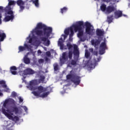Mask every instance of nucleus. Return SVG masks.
Returning <instances> with one entry per match:
<instances>
[{
  "instance_id": "obj_1",
  "label": "nucleus",
  "mask_w": 130,
  "mask_h": 130,
  "mask_svg": "<svg viewBox=\"0 0 130 130\" xmlns=\"http://www.w3.org/2000/svg\"><path fill=\"white\" fill-rule=\"evenodd\" d=\"M35 32L37 36H45L40 38L45 46L50 45V41L48 40V38L50 36V34L52 33V28L48 27L45 24L40 22L37 24V27L35 29Z\"/></svg>"
},
{
  "instance_id": "obj_2",
  "label": "nucleus",
  "mask_w": 130,
  "mask_h": 130,
  "mask_svg": "<svg viewBox=\"0 0 130 130\" xmlns=\"http://www.w3.org/2000/svg\"><path fill=\"white\" fill-rule=\"evenodd\" d=\"M67 47H68L69 52H64L62 54V57L60 58V61L62 64H64V63L67 62L69 59H72L73 58V54L75 56L79 57L80 56V51L78 49V46L77 45H74V47L71 43H68L67 44ZM74 47V50L73 52V48Z\"/></svg>"
},
{
  "instance_id": "obj_3",
  "label": "nucleus",
  "mask_w": 130,
  "mask_h": 130,
  "mask_svg": "<svg viewBox=\"0 0 130 130\" xmlns=\"http://www.w3.org/2000/svg\"><path fill=\"white\" fill-rule=\"evenodd\" d=\"M5 12L7 14V15H6L4 18V21L5 22H10V21H13L14 19H15V16L14 15V12L12 11V8L11 6H7L5 8Z\"/></svg>"
},
{
  "instance_id": "obj_4",
  "label": "nucleus",
  "mask_w": 130,
  "mask_h": 130,
  "mask_svg": "<svg viewBox=\"0 0 130 130\" xmlns=\"http://www.w3.org/2000/svg\"><path fill=\"white\" fill-rule=\"evenodd\" d=\"M2 111L3 114H4L5 116H7V117L9 119H11V120H13V121H19L20 119L19 118V117L17 116L13 117V115H14V113L11 112V111H10L9 110H6L4 108H2Z\"/></svg>"
},
{
  "instance_id": "obj_5",
  "label": "nucleus",
  "mask_w": 130,
  "mask_h": 130,
  "mask_svg": "<svg viewBox=\"0 0 130 130\" xmlns=\"http://www.w3.org/2000/svg\"><path fill=\"white\" fill-rule=\"evenodd\" d=\"M67 80H71L75 85H80L81 77L76 74H68L67 75Z\"/></svg>"
},
{
  "instance_id": "obj_6",
  "label": "nucleus",
  "mask_w": 130,
  "mask_h": 130,
  "mask_svg": "<svg viewBox=\"0 0 130 130\" xmlns=\"http://www.w3.org/2000/svg\"><path fill=\"white\" fill-rule=\"evenodd\" d=\"M31 90H38V92L32 91V93L34 95V96H40V94L41 93H44V92H46V91H47V88L40 85L39 86H38L37 87L31 88Z\"/></svg>"
},
{
  "instance_id": "obj_7",
  "label": "nucleus",
  "mask_w": 130,
  "mask_h": 130,
  "mask_svg": "<svg viewBox=\"0 0 130 130\" xmlns=\"http://www.w3.org/2000/svg\"><path fill=\"white\" fill-rule=\"evenodd\" d=\"M86 27L85 28V32L86 34H88V35H91L92 33H93V25H91V23L90 22L87 21L85 22V25Z\"/></svg>"
},
{
  "instance_id": "obj_8",
  "label": "nucleus",
  "mask_w": 130,
  "mask_h": 130,
  "mask_svg": "<svg viewBox=\"0 0 130 130\" xmlns=\"http://www.w3.org/2000/svg\"><path fill=\"white\" fill-rule=\"evenodd\" d=\"M82 26H84V22L80 21L76 24L72 25L71 27L74 29L75 32H78V31L82 30Z\"/></svg>"
},
{
  "instance_id": "obj_9",
  "label": "nucleus",
  "mask_w": 130,
  "mask_h": 130,
  "mask_svg": "<svg viewBox=\"0 0 130 130\" xmlns=\"http://www.w3.org/2000/svg\"><path fill=\"white\" fill-rule=\"evenodd\" d=\"M107 49V46L106 45V41H104L103 42H102L100 46V50L99 53L101 55L104 54L105 53V50Z\"/></svg>"
},
{
  "instance_id": "obj_10",
  "label": "nucleus",
  "mask_w": 130,
  "mask_h": 130,
  "mask_svg": "<svg viewBox=\"0 0 130 130\" xmlns=\"http://www.w3.org/2000/svg\"><path fill=\"white\" fill-rule=\"evenodd\" d=\"M16 4L20 7L19 12H23V10L25 9V2L22 0H18Z\"/></svg>"
},
{
  "instance_id": "obj_11",
  "label": "nucleus",
  "mask_w": 130,
  "mask_h": 130,
  "mask_svg": "<svg viewBox=\"0 0 130 130\" xmlns=\"http://www.w3.org/2000/svg\"><path fill=\"white\" fill-rule=\"evenodd\" d=\"M35 71L31 68H27L23 71V74L24 76H28V75H34Z\"/></svg>"
},
{
  "instance_id": "obj_12",
  "label": "nucleus",
  "mask_w": 130,
  "mask_h": 130,
  "mask_svg": "<svg viewBox=\"0 0 130 130\" xmlns=\"http://www.w3.org/2000/svg\"><path fill=\"white\" fill-rule=\"evenodd\" d=\"M91 44L95 47V48H97V46H99V45L100 43H101V41L100 40H94L92 39L91 41Z\"/></svg>"
},
{
  "instance_id": "obj_13",
  "label": "nucleus",
  "mask_w": 130,
  "mask_h": 130,
  "mask_svg": "<svg viewBox=\"0 0 130 130\" xmlns=\"http://www.w3.org/2000/svg\"><path fill=\"white\" fill-rule=\"evenodd\" d=\"M115 11V8L113 6H109L107 7V9L106 10V14L107 15H109V14H111L112 12H114Z\"/></svg>"
},
{
  "instance_id": "obj_14",
  "label": "nucleus",
  "mask_w": 130,
  "mask_h": 130,
  "mask_svg": "<svg viewBox=\"0 0 130 130\" xmlns=\"http://www.w3.org/2000/svg\"><path fill=\"white\" fill-rule=\"evenodd\" d=\"M121 17H122V11L118 10V11H116L114 12L115 19H118Z\"/></svg>"
},
{
  "instance_id": "obj_15",
  "label": "nucleus",
  "mask_w": 130,
  "mask_h": 130,
  "mask_svg": "<svg viewBox=\"0 0 130 130\" xmlns=\"http://www.w3.org/2000/svg\"><path fill=\"white\" fill-rule=\"evenodd\" d=\"M10 112H14L15 114H18L19 113V108L17 107V106L12 107L9 110Z\"/></svg>"
},
{
  "instance_id": "obj_16",
  "label": "nucleus",
  "mask_w": 130,
  "mask_h": 130,
  "mask_svg": "<svg viewBox=\"0 0 130 130\" xmlns=\"http://www.w3.org/2000/svg\"><path fill=\"white\" fill-rule=\"evenodd\" d=\"M24 47L20 46L19 47V51L18 52H21L22 51H24V50H26V48L27 49H29V45H28L27 44H25L24 45Z\"/></svg>"
},
{
  "instance_id": "obj_17",
  "label": "nucleus",
  "mask_w": 130,
  "mask_h": 130,
  "mask_svg": "<svg viewBox=\"0 0 130 130\" xmlns=\"http://www.w3.org/2000/svg\"><path fill=\"white\" fill-rule=\"evenodd\" d=\"M29 52L27 53L26 55H25L24 57L23 58L24 62L26 64H29V63H30V59L28 58V55L29 54Z\"/></svg>"
},
{
  "instance_id": "obj_18",
  "label": "nucleus",
  "mask_w": 130,
  "mask_h": 130,
  "mask_svg": "<svg viewBox=\"0 0 130 130\" xmlns=\"http://www.w3.org/2000/svg\"><path fill=\"white\" fill-rule=\"evenodd\" d=\"M17 67L12 66L10 68V72L12 75H17Z\"/></svg>"
},
{
  "instance_id": "obj_19",
  "label": "nucleus",
  "mask_w": 130,
  "mask_h": 130,
  "mask_svg": "<svg viewBox=\"0 0 130 130\" xmlns=\"http://www.w3.org/2000/svg\"><path fill=\"white\" fill-rule=\"evenodd\" d=\"M58 45L60 46V49L61 50L67 49V46H64L62 42L58 41Z\"/></svg>"
},
{
  "instance_id": "obj_20",
  "label": "nucleus",
  "mask_w": 130,
  "mask_h": 130,
  "mask_svg": "<svg viewBox=\"0 0 130 130\" xmlns=\"http://www.w3.org/2000/svg\"><path fill=\"white\" fill-rule=\"evenodd\" d=\"M97 36H103L104 35V31L98 29L96 31Z\"/></svg>"
},
{
  "instance_id": "obj_21",
  "label": "nucleus",
  "mask_w": 130,
  "mask_h": 130,
  "mask_svg": "<svg viewBox=\"0 0 130 130\" xmlns=\"http://www.w3.org/2000/svg\"><path fill=\"white\" fill-rule=\"evenodd\" d=\"M49 95V91L44 92L42 94H40L39 97H40L41 98H45L47 97Z\"/></svg>"
},
{
  "instance_id": "obj_22",
  "label": "nucleus",
  "mask_w": 130,
  "mask_h": 130,
  "mask_svg": "<svg viewBox=\"0 0 130 130\" xmlns=\"http://www.w3.org/2000/svg\"><path fill=\"white\" fill-rule=\"evenodd\" d=\"M7 37V36H6V34L5 33H0V42L4 41L5 40V38ZM1 49V48H0Z\"/></svg>"
},
{
  "instance_id": "obj_23",
  "label": "nucleus",
  "mask_w": 130,
  "mask_h": 130,
  "mask_svg": "<svg viewBox=\"0 0 130 130\" xmlns=\"http://www.w3.org/2000/svg\"><path fill=\"white\" fill-rule=\"evenodd\" d=\"M100 9L102 12H106V9H107V7H106V5L104 4H102L100 7Z\"/></svg>"
},
{
  "instance_id": "obj_24",
  "label": "nucleus",
  "mask_w": 130,
  "mask_h": 130,
  "mask_svg": "<svg viewBox=\"0 0 130 130\" xmlns=\"http://www.w3.org/2000/svg\"><path fill=\"white\" fill-rule=\"evenodd\" d=\"M36 83H37V81H36V80H32L31 81H30L29 87H30V88H31V90H32V88H34V87H33V86H34V85H35L36 84Z\"/></svg>"
},
{
  "instance_id": "obj_25",
  "label": "nucleus",
  "mask_w": 130,
  "mask_h": 130,
  "mask_svg": "<svg viewBox=\"0 0 130 130\" xmlns=\"http://www.w3.org/2000/svg\"><path fill=\"white\" fill-rule=\"evenodd\" d=\"M107 21L109 24H110V23H112V21H113V15H110L109 16H108Z\"/></svg>"
},
{
  "instance_id": "obj_26",
  "label": "nucleus",
  "mask_w": 130,
  "mask_h": 130,
  "mask_svg": "<svg viewBox=\"0 0 130 130\" xmlns=\"http://www.w3.org/2000/svg\"><path fill=\"white\" fill-rule=\"evenodd\" d=\"M83 35H84V31L82 29L78 30V34H77L78 37H79V38H81Z\"/></svg>"
},
{
  "instance_id": "obj_27",
  "label": "nucleus",
  "mask_w": 130,
  "mask_h": 130,
  "mask_svg": "<svg viewBox=\"0 0 130 130\" xmlns=\"http://www.w3.org/2000/svg\"><path fill=\"white\" fill-rule=\"evenodd\" d=\"M9 100H6L3 104V107L4 108H8V105H9Z\"/></svg>"
},
{
  "instance_id": "obj_28",
  "label": "nucleus",
  "mask_w": 130,
  "mask_h": 130,
  "mask_svg": "<svg viewBox=\"0 0 130 130\" xmlns=\"http://www.w3.org/2000/svg\"><path fill=\"white\" fill-rule=\"evenodd\" d=\"M53 67L55 71H58V70H59V66H58V64H57V63H54Z\"/></svg>"
},
{
  "instance_id": "obj_29",
  "label": "nucleus",
  "mask_w": 130,
  "mask_h": 130,
  "mask_svg": "<svg viewBox=\"0 0 130 130\" xmlns=\"http://www.w3.org/2000/svg\"><path fill=\"white\" fill-rule=\"evenodd\" d=\"M44 80H45V77L44 76H41L40 77V79L39 80V84H40V83H43L44 82Z\"/></svg>"
},
{
  "instance_id": "obj_30",
  "label": "nucleus",
  "mask_w": 130,
  "mask_h": 130,
  "mask_svg": "<svg viewBox=\"0 0 130 130\" xmlns=\"http://www.w3.org/2000/svg\"><path fill=\"white\" fill-rule=\"evenodd\" d=\"M68 11V8L64 7L63 8L60 9V13H61V14H63V13H67Z\"/></svg>"
},
{
  "instance_id": "obj_31",
  "label": "nucleus",
  "mask_w": 130,
  "mask_h": 130,
  "mask_svg": "<svg viewBox=\"0 0 130 130\" xmlns=\"http://www.w3.org/2000/svg\"><path fill=\"white\" fill-rule=\"evenodd\" d=\"M0 85H2L3 88H6L7 85L6 84V81L4 80H0Z\"/></svg>"
},
{
  "instance_id": "obj_32",
  "label": "nucleus",
  "mask_w": 130,
  "mask_h": 130,
  "mask_svg": "<svg viewBox=\"0 0 130 130\" xmlns=\"http://www.w3.org/2000/svg\"><path fill=\"white\" fill-rule=\"evenodd\" d=\"M71 64V66H76L77 60H74V59L71 60V63H69V66H70Z\"/></svg>"
},
{
  "instance_id": "obj_33",
  "label": "nucleus",
  "mask_w": 130,
  "mask_h": 130,
  "mask_svg": "<svg viewBox=\"0 0 130 130\" xmlns=\"http://www.w3.org/2000/svg\"><path fill=\"white\" fill-rule=\"evenodd\" d=\"M70 32L71 33L69 35V36H70V38L71 37H73V36H74V28L73 27H70Z\"/></svg>"
},
{
  "instance_id": "obj_34",
  "label": "nucleus",
  "mask_w": 130,
  "mask_h": 130,
  "mask_svg": "<svg viewBox=\"0 0 130 130\" xmlns=\"http://www.w3.org/2000/svg\"><path fill=\"white\" fill-rule=\"evenodd\" d=\"M85 56L86 58H89L90 56V52H89V51H88V50H85Z\"/></svg>"
},
{
  "instance_id": "obj_35",
  "label": "nucleus",
  "mask_w": 130,
  "mask_h": 130,
  "mask_svg": "<svg viewBox=\"0 0 130 130\" xmlns=\"http://www.w3.org/2000/svg\"><path fill=\"white\" fill-rule=\"evenodd\" d=\"M70 31H71V27L70 28H67L64 30V33L66 35H70Z\"/></svg>"
},
{
  "instance_id": "obj_36",
  "label": "nucleus",
  "mask_w": 130,
  "mask_h": 130,
  "mask_svg": "<svg viewBox=\"0 0 130 130\" xmlns=\"http://www.w3.org/2000/svg\"><path fill=\"white\" fill-rule=\"evenodd\" d=\"M34 3L35 4V5L37 7V8H38V7H39V0H35V1H34Z\"/></svg>"
},
{
  "instance_id": "obj_37",
  "label": "nucleus",
  "mask_w": 130,
  "mask_h": 130,
  "mask_svg": "<svg viewBox=\"0 0 130 130\" xmlns=\"http://www.w3.org/2000/svg\"><path fill=\"white\" fill-rule=\"evenodd\" d=\"M14 5H15V1H11L9 2L8 7H10V6H14Z\"/></svg>"
},
{
  "instance_id": "obj_38",
  "label": "nucleus",
  "mask_w": 130,
  "mask_h": 130,
  "mask_svg": "<svg viewBox=\"0 0 130 130\" xmlns=\"http://www.w3.org/2000/svg\"><path fill=\"white\" fill-rule=\"evenodd\" d=\"M5 88V92H8V93H10V88L8 87V86L6 85V87H3Z\"/></svg>"
},
{
  "instance_id": "obj_39",
  "label": "nucleus",
  "mask_w": 130,
  "mask_h": 130,
  "mask_svg": "<svg viewBox=\"0 0 130 130\" xmlns=\"http://www.w3.org/2000/svg\"><path fill=\"white\" fill-rule=\"evenodd\" d=\"M12 97H16L17 96V93L15 91H13L11 94Z\"/></svg>"
},
{
  "instance_id": "obj_40",
  "label": "nucleus",
  "mask_w": 130,
  "mask_h": 130,
  "mask_svg": "<svg viewBox=\"0 0 130 130\" xmlns=\"http://www.w3.org/2000/svg\"><path fill=\"white\" fill-rule=\"evenodd\" d=\"M46 54L47 56H50L51 55V54L50 53V52L47 51L46 52Z\"/></svg>"
},
{
  "instance_id": "obj_41",
  "label": "nucleus",
  "mask_w": 130,
  "mask_h": 130,
  "mask_svg": "<svg viewBox=\"0 0 130 130\" xmlns=\"http://www.w3.org/2000/svg\"><path fill=\"white\" fill-rule=\"evenodd\" d=\"M44 62V60L43 59H40L39 60V63H42Z\"/></svg>"
},
{
  "instance_id": "obj_42",
  "label": "nucleus",
  "mask_w": 130,
  "mask_h": 130,
  "mask_svg": "<svg viewBox=\"0 0 130 130\" xmlns=\"http://www.w3.org/2000/svg\"><path fill=\"white\" fill-rule=\"evenodd\" d=\"M92 53L94 55H98V52L97 51H94Z\"/></svg>"
},
{
  "instance_id": "obj_43",
  "label": "nucleus",
  "mask_w": 130,
  "mask_h": 130,
  "mask_svg": "<svg viewBox=\"0 0 130 130\" xmlns=\"http://www.w3.org/2000/svg\"><path fill=\"white\" fill-rule=\"evenodd\" d=\"M23 109L25 110V112L28 111V108L26 106H23Z\"/></svg>"
},
{
  "instance_id": "obj_44",
  "label": "nucleus",
  "mask_w": 130,
  "mask_h": 130,
  "mask_svg": "<svg viewBox=\"0 0 130 130\" xmlns=\"http://www.w3.org/2000/svg\"><path fill=\"white\" fill-rule=\"evenodd\" d=\"M68 36H69V35H63V34H62V35H61V36H62V37L64 38V40L66 39V38H67V37H68Z\"/></svg>"
},
{
  "instance_id": "obj_45",
  "label": "nucleus",
  "mask_w": 130,
  "mask_h": 130,
  "mask_svg": "<svg viewBox=\"0 0 130 130\" xmlns=\"http://www.w3.org/2000/svg\"><path fill=\"white\" fill-rule=\"evenodd\" d=\"M19 102H20V103H22V102H23V99H22L21 97H20V98H19Z\"/></svg>"
},
{
  "instance_id": "obj_46",
  "label": "nucleus",
  "mask_w": 130,
  "mask_h": 130,
  "mask_svg": "<svg viewBox=\"0 0 130 130\" xmlns=\"http://www.w3.org/2000/svg\"><path fill=\"white\" fill-rule=\"evenodd\" d=\"M112 0H103V2H105L106 3H110Z\"/></svg>"
},
{
  "instance_id": "obj_47",
  "label": "nucleus",
  "mask_w": 130,
  "mask_h": 130,
  "mask_svg": "<svg viewBox=\"0 0 130 130\" xmlns=\"http://www.w3.org/2000/svg\"><path fill=\"white\" fill-rule=\"evenodd\" d=\"M89 51L90 52H92V53H93V52L94 51V49L93 48H90V49H89Z\"/></svg>"
},
{
  "instance_id": "obj_48",
  "label": "nucleus",
  "mask_w": 130,
  "mask_h": 130,
  "mask_svg": "<svg viewBox=\"0 0 130 130\" xmlns=\"http://www.w3.org/2000/svg\"><path fill=\"white\" fill-rule=\"evenodd\" d=\"M69 40L70 41H73V37H71L69 36Z\"/></svg>"
},
{
  "instance_id": "obj_49",
  "label": "nucleus",
  "mask_w": 130,
  "mask_h": 130,
  "mask_svg": "<svg viewBox=\"0 0 130 130\" xmlns=\"http://www.w3.org/2000/svg\"><path fill=\"white\" fill-rule=\"evenodd\" d=\"M32 39H30L28 42H29V43H32Z\"/></svg>"
},
{
  "instance_id": "obj_50",
  "label": "nucleus",
  "mask_w": 130,
  "mask_h": 130,
  "mask_svg": "<svg viewBox=\"0 0 130 130\" xmlns=\"http://www.w3.org/2000/svg\"><path fill=\"white\" fill-rule=\"evenodd\" d=\"M0 10L3 11V10H4V7L3 6H0Z\"/></svg>"
},
{
  "instance_id": "obj_51",
  "label": "nucleus",
  "mask_w": 130,
  "mask_h": 130,
  "mask_svg": "<svg viewBox=\"0 0 130 130\" xmlns=\"http://www.w3.org/2000/svg\"><path fill=\"white\" fill-rule=\"evenodd\" d=\"M59 41H62V38H60L59 39Z\"/></svg>"
},
{
  "instance_id": "obj_52",
  "label": "nucleus",
  "mask_w": 130,
  "mask_h": 130,
  "mask_svg": "<svg viewBox=\"0 0 130 130\" xmlns=\"http://www.w3.org/2000/svg\"><path fill=\"white\" fill-rule=\"evenodd\" d=\"M38 52L39 53H41V50H39L38 51Z\"/></svg>"
},
{
  "instance_id": "obj_53",
  "label": "nucleus",
  "mask_w": 130,
  "mask_h": 130,
  "mask_svg": "<svg viewBox=\"0 0 130 130\" xmlns=\"http://www.w3.org/2000/svg\"><path fill=\"white\" fill-rule=\"evenodd\" d=\"M45 60L46 61H47L48 60V58H46Z\"/></svg>"
},
{
  "instance_id": "obj_54",
  "label": "nucleus",
  "mask_w": 130,
  "mask_h": 130,
  "mask_svg": "<svg viewBox=\"0 0 130 130\" xmlns=\"http://www.w3.org/2000/svg\"><path fill=\"white\" fill-rule=\"evenodd\" d=\"M3 94L2 92H0V96H3Z\"/></svg>"
},
{
  "instance_id": "obj_55",
  "label": "nucleus",
  "mask_w": 130,
  "mask_h": 130,
  "mask_svg": "<svg viewBox=\"0 0 130 130\" xmlns=\"http://www.w3.org/2000/svg\"><path fill=\"white\" fill-rule=\"evenodd\" d=\"M0 24H2V19H0Z\"/></svg>"
},
{
  "instance_id": "obj_56",
  "label": "nucleus",
  "mask_w": 130,
  "mask_h": 130,
  "mask_svg": "<svg viewBox=\"0 0 130 130\" xmlns=\"http://www.w3.org/2000/svg\"><path fill=\"white\" fill-rule=\"evenodd\" d=\"M2 16L0 15V20H2Z\"/></svg>"
},
{
  "instance_id": "obj_57",
  "label": "nucleus",
  "mask_w": 130,
  "mask_h": 130,
  "mask_svg": "<svg viewBox=\"0 0 130 130\" xmlns=\"http://www.w3.org/2000/svg\"><path fill=\"white\" fill-rule=\"evenodd\" d=\"M123 16H124V17H125L126 15H123Z\"/></svg>"
}]
</instances>
